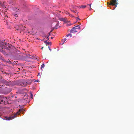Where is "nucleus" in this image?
I'll return each mask as SVG.
<instances>
[{
  "label": "nucleus",
  "instance_id": "f257e3e1",
  "mask_svg": "<svg viewBox=\"0 0 134 134\" xmlns=\"http://www.w3.org/2000/svg\"><path fill=\"white\" fill-rule=\"evenodd\" d=\"M25 111V110L23 109H20L19 110V111L17 112L14 115H12L10 116L9 117H8L7 116H5L4 118V119L7 120H9L13 119L14 118H15L16 116L17 115H19L20 113L21 112H23Z\"/></svg>",
  "mask_w": 134,
  "mask_h": 134
},
{
  "label": "nucleus",
  "instance_id": "f03ea898",
  "mask_svg": "<svg viewBox=\"0 0 134 134\" xmlns=\"http://www.w3.org/2000/svg\"><path fill=\"white\" fill-rule=\"evenodd\" d=\"M110 3H109V2H107V4L108 6L109 5H114L115 7L113 8V9H115V8L117 7V5L118 4V3L117 2L116 0H112L110 1Z\"/></svg>",
  "mask_w": 134,
  "mask_h": 134
},
{
  "label": "nucleus",
  "instance_id": "7ed1b4c3",
  "mask_svg": "<svg viewBox=\"0 0 134 134\" xmlns=\"http://www.w3.org/2000/svg\"><path fill=\"white\" fill-rule=\"evenodd\" d=\"M5 41H0V47L2 48L3 47H4V48L5 49H9V47H7V48L5 46V45L7 44L6 43H5V42H4Z\"/></svg>",
  "mask_w": 134,
  "mask_h": 134
},
{
  "label": "nucleus",
  "instance_id": "20e7f679",
  "mask_svg": "<svg viewBox=\"0 0 134 134\" xmlns=\"http://www.w3.org/2000/svg\"><path fill=\"white\" fill-rule=\"evenodd\" d=\"M0 51L2 53L5 55H7L8 54L7 53V52H6L7 51H5L3 49H0Z\"/></svg>",
  "mask_w": 134,
  "mask_h": 134
},
{
  "label": "nucleus",
  "instance_id": "39448f33",
  "mask_svg": "<svg viewBox=\"0 0 134 134\" xmlns=\"http://www.w3.org/2000/svg\"><path fill=\"white\" fill-rule=\"evenodd\" d=\"M72 29V30L80 29V27L79 26V25H78L75 27H73Z\"/></svg>",
  "mask_w": 134,
  "mask_h": 134
},
{
  "label": "nucleus",
  "instance_id": "423d86ee",
  "mask_svg": "<svg viewBox=\"0 0 134 134\" xmlns=\"http://www.w3.org/2000/svg\"><path fill=\"white\" fill-rule=\"evenodd\" d=\"M2 82L7 85H10V83L8 82L6 80H3L2 81Z\"/></svg>",
  "mask_w": 134,
  "mask_h": 134
},
{
  "label": "nucleus",
  "instance_id": "0eeeda50",
  "mask_svg": "<svg viewBox=\"0 0 134 134\" xmlns=\"http://www.w3.org/2000/svg\"><path fill=\"white\" fill-rule=\"evenodd\" d=\"M0 97L1 98H2L3 100L5 102L7 100V98L6 97H4L3 96H0Z\"/></svg>",
  "mask_w": 134,
  "mask_h": 134
},
{
  "label": "nucleus",
  "instance_id": "6e6552de",
  "mask_svg": "<svg viewBox=\"0 0 134 134\" xmlns=\"http://www.w3.org/2000/svg\"><path fill=\"white\" fill-rule=\"evenodd\" d=\"M77 32V31L76 30H72V29H71L70 31V33H74V32Z\"/></svg>",
  "mask_w": 134,
  "mask_h": 134
},
{
  "label": "nucleus",
  "instance_id": "1a4fd4ad",
  "mask_svg": "<svg viewBox=\"0 0 134 134\" xmlns=\"http://www.w3.org/2000/svg\"><path fill=\"white\" fill-rule=\"evenodd\" d=\"M44 43H46V46L51 44V42H47V41H45Z\"/></svg>",
  "mask_w": 134,
  "mask_h": 134
},
{
  "label": "nucleus",
  "instance_id": "9d476101",
  "mask_svg": "<svg viewBox=\"0 0 134 134\" xmlns=\"http://www.w3.org/2000/svg\"><path fill=\"white\" fill-rule=\"evenodd\" d=\"M66 38H65L64 39H63L62 40V45H63L65 41L66 40Z\"/></svg>",
  "mask_w": 134,
  "mask_h": 134
},
{
  "label": "nucleus",
  "instance_id": "9b49d317",
  "mask_svg": "<svg viewBox=\"0 0 134 134\" xmlns=\"http://www.w3.org/2000/svg\"><path fill=\"white\" fill-rule=\"evenodd\" d=\"M7 45H5V44H4V45H5V46L6 47V48H7V47H9V49H7V52H8V51H9V50H10V47H9V46H8V47H7ZM2 48V49H3V48H4V49H5V48H4V47H3V48Z\"/></svg>",
  "mask_w": 134,
  "mask_h": 134
},
{
  "label": "nucleus",
  "instance_id": "f8f14e48",
  "mask_svg": "<svg viewBox=\"0 0 134 134\" xmlns=\"http://www.w3.org/2000/svg\"><path fill=\"white\" fill-rule=\"evenodd\" d=\"M59 24L57 23L56 25L54 27L53 29H57L58 28V26Z\"/></svg>",
  "mask_w": 134,
  "mask_h": 134
},
{
  "label": "nucleus",
  "instance_id": "ddd939ff",
  "mask_svg": "<svg viewBox=\"0 0 134 134\" xmlns=\"http://www.w3.org/2000/svg\"><path fill=\"white\" fill-rule=\"evenodd\" d=\"M86 7V5H81L80 6V8H85Z\"/></svg>",
  "mask_w": 134,
  "mask_h": 134
},
{
  "label": "nucleus",
  "instance_id": "4468645a",
  "mask_svg": "<svg viewBox=\"0 0 134 134\" xmlns=\"http://www.w3.org/2000/svg\"><path fill=\"white\" fill-rule=\"evenodd\" d=\"M1 102H4V100H3L2 98H1V99H0V104H1Z\"/></svg>",
  "mask_w": 134,
  "mask_h": 134
},
{
  "label": "nucleus",
  "instance_id": "2eb2a0df",
  "mask_svg": "<svg viewBox=\"0 0 134 134\" xmlns=\"http://www.w3.org/2000/svg\"><path fill=\"white\" fill-rule=\"evenodd\" d=\"M60 20L61 21H65V19L64 18H61L60 19Z\"/></svg>",
  "mask_w": 134,
  "mask_h": 134
},
{
  "label": "nucleus",
  "instance_id": "dca6fc26",
  "mask_svg": "<svg viewBox=\"0 0 134 134\" xmlns=\"http://www.w3.org/2000/svg\"><path fill=\"white\" fill-rule=\"evenodd\" d=\"M66 36L68 37L69 36H70V37H71L72 35L70 34H69L67 35H66Z\"/></svg>",
  "mask_w": 134,
  "mask_h": 134
},
{
  "label": "nucleus",
  "instance_id": "f3484780",
  "mask_svg": "<svg viewBox=\"0 0 134 134\" xmlns=\"http://www.w3.org/2000/svg\"><path fill=\"white\" fill-rule=\"evenodd\" d=\"M45 66L44 64H43L41 66V69L43 68Z\"/></svg>",
  "mask_w": 134,
  "mask_h": 134
},
{
  "label": "nucleus",
  "instance_id": "a211bd4d",
  "mask_svg": "<svg viewBox=\"0 0 134 134\" xmlns=\"http://www.w3.org/2000/svg\"><path fill=\"white\" fill-rule=\"evenodd\" d=\"M0 59L2 60H3V57L0 54Z\"/></svg>",
  "mask_w": 134,
  "mask_h": 134
},
{
  "label": "nucleus",
  "instance_id": "6ab92c4d",
  "mask_svg": "<svg viewBox=\"0 0 134 134\" xmlns=\"http://www.w3.org/2000/svg\"><path fill=\"white\" fill-rule=\"evenodd\" d=\"M76 20H77V21H78V20H80V19L78 17H77L76 18Z\"/></svg>",
  "mask_w": 134,
  "mask_h": 134
},
{
  "label": "nucleus",
  "instance_id": "aec40b11",
  "mask_svg": "<svg viewBox=\"0 0 134 134\" xmlns=\"http://www.w3.org/2000/svg\"><path fill=\"white\" fill-rule=\"evenodd\" d=\"M40 73H39L37 75V76H40Z\"/></svg>",
  "mask_w": 134,
  "mask_h": 134
},
{
  "label": "nucleus",
  "instance_id": "412c9836",
  "mask_svg": "<svg viewBox=\"0 0 134 134\" xmlns=\"http://www.w3.org/2000/svg\"><path fill=\"white\" fill-rule=\"evenodd\" d=\"M87 5H89L90 7H91V4H88Z\"/></svg>",
  "mask_w": 134,
  "mask_h": 134
},
{
  "label": "nucleus",
  "instance_id": "4be33fe9",
  "mask_svg": "<svg viewBox=\"0 0 134 134\" xmlns=\"http://www.w3.org/2000/svg\"><path fill=\"white\" fill-rule=\"evenodd\" d=\"M54 29H53L52 30H51L50 31V33L51 32L53 31V30Z\"/></svg>",
  "mask_w": 134,
  "mask_h": 134
},
{
  "label": "nucleus",
  "instance_id": "5701e85b",
  "mask_svg": "<svg viewBox=\"0 0 134 134\" xmlns=\"http://www.w3.org/2000/svg\"><path fill=\"white\" fill-rule=\"evenodd\" d=\"M70 16H71V17H74V16H73V15H70Z\"/></svg>",
  "mask_w": 134,
  "mask_h": 134
},
{
  "label": "nucleus",
  "instance_id": "b1692460",
  "mask_svg": "<svg viewBox=\"0 0 134 134\" xmlns=\"http://www.w3.org/2000/svg\"><path fill=\"white\" fill-rule=\"evenodd\" d=\"M66 14H69V13H68V12H66Z\"/></svg>",
  "mask_w": 134,
  "mask_h": 134
},
{
  "label": "nucleus",
  "instance_id": "393cba45",
  "mask_svg": "<svg viewBox=\"0 0 134 134\" xmlns=\"http://www.w3.org/2000/svg\"><path fill=\"white\" fill-rule=\"evenodd\" d=\"M50 34H51V33H50L49 32L48 33V34H49V35L48 36L50 35Z\"/></svg>",
  "mask_w": 134,
  "mask_h": 134
},
{
  "label": "nucleus",
  "instance_id": "a878e982",
  "mask_svg": "<svg viewBox=\"0 0 134 134\" xmlns=\"http://www.w3.org/2000/svg\"><path fill=\"white\" fill-rule=\"evenodd\" d=\"M91 9H92L91 8V7H90V10H91Z\"/></svg>",
  "mask_w": 134,
  "mask_h": 134
},
{
  "label": "nucleus",
  "instance_id": "bb28decb",
  "mask_svg": "<svg viewBox=\"0 0 134 134\" xmlns=\"http://www.w3.org/2000/svg\"><path fill=\"white\" fill-rule=\"evenodd\" d=\"M48 48H49V50H50L51 51V49H50V47H48Z\"/></svg>",
  "mask_w": 134,
  "mask_h": 134
},
{
  "label": "nucleus",
  "instance_id": "cd10ccee",
  "mask_svg": "<svg viewBox=\"0 0 134 134\" xmlns=\"http://www.w3.org/2000/svg\"><path fill=\"white\" fill-rule=\"evenodd\" d=\"M72 12H73L74 13H75V12L74 11V10H71Z\"/></svg>",
  "mask_w": 134,
  "mask_h": 134
},
{
  "label": "nucleus",
  "instance_id": "c85d7f7f",
  "mask_svg": "<svg viewBox=\"0 0 134 134\" xmlns=\"http://www.w3.org/2000/svg\"><path fill=\"white\" fill-rule=\"evenodd\" d=\"M47 38L48 39V40H49V38H48V36L47 37Z\"/></svg>",
  "mask_w": 134,
  "mask_h": 134
},
{
  "label": "nucleus",
  "instance_id": "c756f323",
  "mask_svg": "<svg viewBox=\"0 0 134 134\" xmlns=\"http://www.w3.org/2000/svg\"><path fill=\"white\" fill-rule=\"evenodd\" d=\"M53 37H51V39H53Z\"/></svg>",
  "mask_w": 134,
  "mask_h": 134
},
{
  "label": "nucleus",
  "instance_id": "7c9ffc66",
  "mask_svg": "<svg viewBox=\"0 0 134 134\" xmlns=\"http://www.w3.org/2000/svg\"><path fill=\"white\" fill-rule=\"evenodd\" d=\"M43 47H42L41 48V49H43Z\"/></svg>",
  "mask_w": 134,
  "mask_h": 134
},
{
  "label": "nucleus",
  "instance_id": "2f4dec72",
  "mask_svg": "<svg viewBox=\"0 0 134 134\" xmlns=\"http://www.w3.org/2000/svg\"><path fill=\"white\" fill-rule=\"evenodd\" d=\"M6 17H8V16H6Z\"/></svg>",
  "mask_w": 134,
  "mask_h": 134
}]
</instances>
